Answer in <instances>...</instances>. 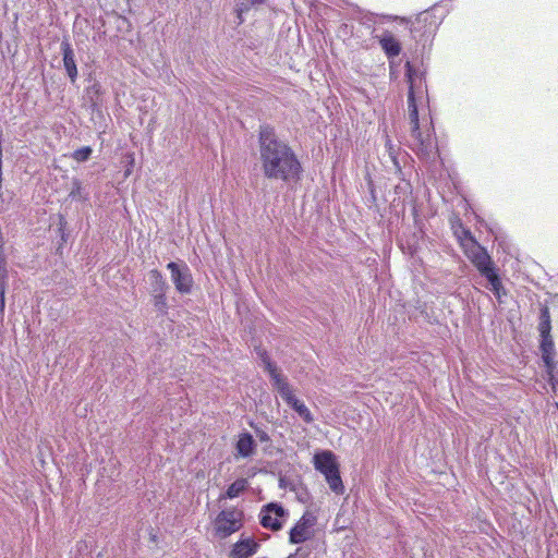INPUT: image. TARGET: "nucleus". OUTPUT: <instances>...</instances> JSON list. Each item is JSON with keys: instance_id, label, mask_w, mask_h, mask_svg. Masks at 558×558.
Segmentation results:
<instances>
[{"instance_id": "obj_24", "label": "nucleus", "mask_w": 558, "mask_h": 558, "mask_svg": "<svg viewBox=\"0 0 558 558\" xmlns=\"http://www.w3.org/2000/svg\"><path fill=\"white\" fill-rule=\"evenodd\" d=\"M154 306L158 312L162 315L167 313V299L166 292L163 293H153Z\"/></svg>"}, {"instance_id": "obj_2", "label": "nucleus", "mask_w": 558, "mask_h": 558, "mask_svg": "<svg viewBox=\"0 0 558 558\" xmlns=\"http://www.w3.org/2000/svg\"><path fill=\"white\" fill-rule=\"evenodd\" d=\"M405 76L409 84L408 111L411 125L412 149L422 159H432L438 155V143L432 119L423 118L420 122L417 111V97L425 88L423 74L411 62H407Z\"/></svg>"}, {"instance_id": "obj_23", "label": "nucleus", "mask_w": 558, "mask_h": 558, "mask_svg": "<svg viewBox=\"0 0 558 558\" xmlns=\"http://www.w3.org/2000/svg\"><path fill=\"white\" fill-rule=\"evenodd\" d=\"M93 149L90 146H83L73 151L72 158L77 162H84L90 158Z\"/></svg>"}, {"instance_id": "obj_21", "label": "nucleus", "mask_w": 558, "mask_h": 558, "mask_svg": "<svg viewBox=\"0 0 558 558\" xmlns=\"http://www.w3.org/2000/svg\"><path fill=\"white\" fill-rule=\"evenodd\" d=\"M8 279L7 262L4 254L0 255V300L1 305L4 304V292Z\"/></svg>"}, {"instance_id": "obj_17", "label": "nucleus", "mask_w": 558, "mask_h": 558, "mask_svg": "<svg viewBox=\"0 0 558 558\" xmlns=\"http://www.w3.org/2000/svg\"><path fill=\"white\" fill-rule=\"evenodd\" d=\"M256 444L250 433H241L238 437L235 449L238 456L248 458L255 452Z\"/></svg>"}, {"instance_id": "obj_9", "label": "nucleus", "mask_w": 558, "mask_h": 558, "mask_svg": "<svg viewBox=\"0 0 558 558\" xmlns=\"http://www.w3.org/2000/svg\"><path fill=\"white\" fill-rule=\"evenodd\" d=\"M167 268L170 270L171 279L175 289L180 293H190L193 286V278L189 271V268L184 266V270H181L179 265L174 262H170L167 265Z\"/></svg>"}, {"instance_id": "obj_28", "label": "nucleus", "mask_w": 558, "mask_h": 558, "mask_svg": "<svg viewBox=\"0 0 558 558\" xmlns=\"http://www.w3.org/2000/svg\"><path fill=\"white\" fill-rule=\"evenodd\" d=\"M2 189V167H0V190Z\"/></svg>"}, {"instance_id": "obj_22", "label": "nucleus", "mask_w": 558, "mask_h": 558, "mask_svg": "<svg viewBox=\"0 0 558 558\" xmlns=\"http://www.w3.org/2000/svg\"><path fill=\"white\" fill-rule=\"evenodd\" d=\"M258 357L263 362L265 369L268 372L269 376H272L275 373L279 372L278 367L271 362L270 356L267 351L264 349H259L257 351Z\"/></svg>"}, {"instance_id": "obj_14", "label": "nucleus", "mask_w": 558, "mask_h": 558, "mask_svg": "<svg viewBox=\"0 0 558 558\" xmlns=\"http://www.w3.org/2000/svg\"><path fill=\"white\" fill-rule=\"evenodd\" d=\"M270 378L272 380V386L287 404L291 403V401L296 398L292 386L280 372L275 373Z\"/></svg>"}, {"instance_id": "obj_20", "label": "nucleus", "mask_w": 558, "mask_h": 558, "mask_svg": "<svg viewBox=\"0 0 558 558\" xmlns=\"http://www.w3.org/2000/svg\"><path fill=\"white\" fill-rule=\"evenodd\" d=\"M149 278L151 281V293L166 292L168 286L165 278L162 277L161 272L158 269L150 270Z\"/></svg>"}, {"instance_id": "obj_30", "label": "nucleus", "mask_w": 558, "mask_h": 558, "mask_svg": "<svg viewBox=\"0 0 558 558\" xmlns=\"http://www.w3.org/2000/svg\"><path fill=\"white\" fill-rule=\"evenodd\" d=\"M265 0H252L253 3H263Z\"/></svg>"}, {"instance_id": "obj_11", "label": "nucleus", "mask_w": 558, "mask_h": 558, "mask_svg": "<svg viewBox=\"0 0 558 558\" xmlns=\"http://www.w3.org/2000/svg\"><path fill=\"white\" fill-rule=\"evenodd\" d=\"M538 332L541 337L539 347L555 345L551 337V320L550 313L547 306H542L538 317Z\"/></svg>"}, {"instance_id": "obj_18", "label": "nucleus", "mask_w": 558, "mask_h": 558, "mask_svg": "<svg viewBox=\"0 0 558 558\" xmlns=\"http://www.w3.org/2000/svg\"><path fill=\"white\" fill-rule=\"evenodd\" d=\"M248 487V481L246 478H238L230 484L221 498L233 499L239 497Z\"/></svg>"}, {"instance_id": "obj_1", "label": "nucleus", "mask_w": 558, "mask_h": 558, "mask_svg": "<svg viewBox=\"0 0 558 558\" xmlns=\"http://www.w3.org/2000/svg\"><path fill=\"white\" fill-rule=\"evenodd\" d=\"M259 158L265 178L283 182L299 181L302 166L293 149L278 140L274 128L260 126Z\"/></svg>"}, {"instance_id": "obj_3", "label": "nucleus", "mask_w": 558, "mask_h": 558, "mask_svg": "<svg viewBox=\"0 0 558 558\" xmlns=\"http://www.w3.org/2000/svg\"><path fill=\"white\" fill-rule=\"evenodd\" d=\"M452 229L463 248L464 254L478 269V271L488 278V254L485 247L475 241L471 232L466 230L459 220L456 223H452Z\"/></svg>"}, {"instance_id": "obj_6", "label": "nucleus", "mask_w": 558, "mask_h": 558, "mask_svg": "<svg viewBox=\"0 0 558 558\" xmlns=\"http://www.w3.org/2000/svg\"><path fill=\"white\" fill-rule=\"evenodd\" d=\"M244 520L243 510L236 507L222 509L213 521L215 536L220 539L231 536L243 527Z\"/></svg>"}, {"instance_id": "obj_4", "label": "nucleus", "mask_w": 558, "mask_h": 558, "mask_svg": "<svg viewBox=\"0 0 558 558\" xmlns=\"http://www.w3.org/2000/svg\"><path fill=\"white\" fill-rule=\"evenodd\" d=\"M313 464L316 471L320 472L329 488L337 495L344 493V485L340 475L339 463L335 453L330 450H324L314 454Z\"/></svg>"}, {"instance_id": "obj_10", "label": "nucleus", "mask_w": 558, "mask_h": 558, "mask_svg": "<svg viewBox=\"0 0 558 558\" xmlns=\"http://www.w3.org/2000/svg\"><path fill=\"white\" fill-rule=\"evenodd\" d=\"M541 353H542V360L545 365V376L548 381V384L551 387V390L554 392H557L558 389V380L555 375L556 369V362H555V345L549 347H539Z\"/></svg>"}, {"instance_id": "obj_25", "label": "nucleus", "mask_w": 558, "mask_h": 558, "mask_svg": "<svg viewBox=\"0 0 558 558\" xmlns=\"http://www.w3.org/2000/svg\"><path fill=\"white\" fill-rule=\"evenodd\" d=\"M126 158L129 159V166H128L126 170L124 171V177L125 178L131 175V173L133 171L134 162H135L134 154L133 153L128 154Z\"/></svg>"}, {"instance_id": "obj_15", "label": "nucleus", "mask_w": 558, "mask_h": 558, "mask_svg": "<svg viewBox=\"0 0 558 558\" xmlns=\"http://www.w3.org/2000/svg\"><path fill=\"white\" fill-rule=\"evenodd\" d=\"M434 16L427 12L418 14L415 21L412 23L411 32L413 34H420L421 36L426 33H432L435 29Z\"/></svg>"}, {"instance_id": "obj_27", "label": "nucleus", "mask_w": 558, "mask_h": 558, "mask_svg": "<svg viewBox=\"0 0 558 558\" xmlns=\"http://www.w3.org/2000/svg\"><path fill=\"white\" fill-rule=\"evenodd\" d=\"M258 437H259V439H260L262 441H267V440H269L268 435H267L266 433H264V432H263V433H260V434H258Z\"/></svg>"}, {"instance_id": "obj_19", "label": "nucleus", "mask_w": 558, "mask_h": 558, "mask_svg": "<svg viewBox=\"0 0 558 558\" xmlns=\"http://www.w3.org/2000/svg\"><path fill=\"white\" fill-rule=\"evenodd\" d=\"M288 405L292 408L305 423L311 424L314 422V416L311 410L300 399L295 398Z\"/></svg>"}, {"instance_id": "obj_7", "label": "nucleus", "mask_w": 558, "mask_h": 558, "mask_svg": "<svg viewBox=\"0 0 558 558\" xmlns=\"http://www.w3.org/2000/svg\"><path fill=\"white\" fill-rule=\"evenodd\" d=\"M317 518L314 513L305 511L289 532V542L301 544L310 541L315 535Z\"/></svg>"}, {"instance_id": "obj_31", "label": "nucleus", "mask_w": 558, "mask_h": 558, "mask_svg": "<svg viewBox=\"0 0 558 558\" xmlns=\"http://www.w3.org/2000/svg\"><path fill=\"white\" fill-rule=\"evenodd\" d=\"M0 145H2V131L0 130Z\"/></svg>"}, {"instance_id": "obj_5", "label": "nucleus", "mask_w": 558, "mask_h": 558, "mask_svg": "<svg viewBox=\"0 0 558 558\" xmlns=\"http://www.w3.org/2000/svg\"><path fill=\"white\" fill-rule=\"evenodd\" d=\"M490 293H493L497 300L496 310L498 313L502 316H506L509 320L512 319L514 317L513 312H515L517 302L506 288L500 276L499 268L494 265L492 259Z\"/></svg>"}, {"instance_id": "obj_29", "label": "nucleus", "mask_w": 558, "mask_h": 558, "mask_svg": "<svg viewBox=\"0 0 558 558\" xmlns=\"http://www.w3.org/2000/svg\"><path fill=\"white\" fill-rule=\"evenodd\" d=\"M0 167H2V145H0Z\"/></svg>"}, {"instance_id": "obj_12", "label": "nucleus", "mask_w": 558, "mask_h": 558, "mask_svg": "<svg viewBox=\"0 0 558 558\" xmlns=\"http://www.w3.org/2000/svg\"><path fill=\"white\" fill-rule=\"evenodd\" d=\"M259 544L253 537L240 538L230 550V558H250L257 553Z\"/></svg>"}, {"instance_id": "obj_16", "label": "nucleus", "mask_w": 558, "mask_h": 558, "mask_svg": "<svg viewBox=\"0 0 558 558\" xmlns=\"http://www.w3.org/2000/svg\"><path fill=\"white\" fill-rule=\"evenodd\" d=\"M61 50L63 54V64L66 73L72 82H75L77 77V68L74 59V52L71 45L68 41H62Z\"/></svg>"}, {"instance_id": "obj_26", "label": "nucleus", "mask_w": 558, "mask_h": 558, "mask_svg": "<svg viewBox=\"0 0 558 558\" xmlns=\"http://www.w3.org/2000/svg\"><path fill=\"white\" fill-rule=\"evenodd\" d=\"M385 146H386L387 151H388L389 156L391 157V159H392L393 161H396L393 144H392L391 138H390L388 135L386 136Z\"/></svg>"}, {"instance_id": "obj_13", "label": "nucleus", "mask_w": 558, "mask_h": 558, "mask_svg": "<svg viewBox=\"0 0 558 558\" xmlns=\"http://www.w3.org/2000/svg\"><path fill=\"white\" fill-rule=\"evenodd\" d=\"M377 39L388 59L396 58L401 53V43L391 32L385 31L381 35L377 36Z\"/></svg>"}, {"instance_id": "obj_8", "label": "nucleus", "mask_w": 558, "mask_h": 558, "mask_svg": "<svg viewBox=\"0 0 558 558\" xmlns=\"http://www.w3.org/2000/svg\"><path fill=\"white\" fill-rule=\"evenodd\" d=\"M284 513L282 506L275 502L267 504L260 510L259 523L265 529L279 531L282 527Z\"/></svg>"}]
</instances>
